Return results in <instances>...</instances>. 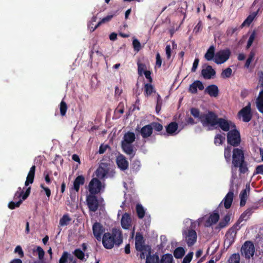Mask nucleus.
<instances>
[{"label":"nucleus","mask_w":263,"mask_h":263,"mask_svg":"<svg viewBox=\"0 0 263 263\" xmlns=\"http://www.w3.org/2000/svg\"><path fill=\"white\" fill-rule=\"evenodd\" d=\"M96 194H89L87 196L86 201L89 210L92 212H96L99 208V202Z\"/></svg>","instance_id":"12"},{"label":"nucleus","mask_w":263,"mask_h":263,"mask_svg":"<svg viewBox=\"0 0 263 263\" xmlns=\"http://www.w3.org/2000/svg\"><path fill=\"white\" fill-rule=\"evenodd\" d=\"M113 15H107L106 17H103L94 27L93 30L92 31H94L98 27L100 26V24L102 23H105L106 22H108L111 20V19L112 18Z\"/></svg>","instance_id":"54"},{"label":"nucleus","mask_w":263,"mask_h":263,"mask_svg":"<svg viewBox=\"0 0 263 263\" xmlns=\"http://www.w3.org/2000/svg\"><path fill=\"white\" fill-rule=\"evenodd\" d=\"M34 252H36L37 253L38 257L39 259L42 260L44 256L45 252L44 250L40 246H36L33 249Z\"/></svg>","instance_id":"49"},{"label":"nucleus","mask_w":263,"mask_h":263,"mask_svg":"<svg viewBox=\"0 0 263 263\" xmlns=\"http://www.w3.org/2000/svg\"><path fill=\"white\" fill-rule=\"evenodd\" d=\"M85 183V178L83 175H79L73 181V185L72 189L78 192L80 190V185H82Z\"/></svg>","instance_id":"27"},{"label":"nucleus","mask_w":263,"mask_h":263,"mask_svg":"<svg viewBox=\"0 0 263 263\" xmlns=\"http://www.w3.org/2000/svg\"><path fill=\"white\" fill-rule=\"evenodd\" d=\"M121 223L123 229L125 230L129 229L132 225V219L129 214L125 213L122 215Z\"/></svg>","instance_id":"18"},{"label":"nucleus","mask_w":263,"mask_h":263,"mask_svg":"<svg viewBox=\"0 0 263 263\" xmlns=\"http://www.w3.org/2000/svg\"><path fill=\"white\" fill-rule=\"evenodd\" d=\"M242 222V221H240V219H238L237 221L233 226V227L229 229L226 235H229L234 240V238L236 237L237 231L241 228V226H240V224Z\"/></svg>","instance_id":"21"},{"label":"nucleus","mask_w":263,"mask_h":263,"mask_svg":"<svg viewBox=\"0 0 263 263\" xmlns=\"http://www.w3.org/2000/svg\"><path fill=\"white\" fill-rule=\"evenodd\" d=\"M250 186L249 184L246 185V189L242 190L240 193L239 196L240 198V206H243L246 203L247 199V191L249 192Z\"/></svg>","instance_id":"31"},{"label":"nucleus","mask_w":263,"mask_h":263,"mask_svg":"<svg viewBox=\"0 0 263 263\" xmlns=\"http://www.w3.org/2000/svg\"><path fill=\"white\" fill-rule=\"evenodd\" d=\"M257 207L252 206L247 209L240 215L239 218L240 221H247L248 219H249L252 213L254 212V211L257 209Z\"/></svg>","instance_id":"29"},{"label":"nucleus","mask_w":263,"mask_h":263,"mask_svg":"<svg viewBox=\"0 0 263 263\" xmlns=\"http://www.w3.org/2000/svg\"><path fill=\"white\" fill-rule=\"evenodd\" d=\"M205 92L208 93L210 97H216L218 95V88L214 84L210 85L205 88Z\"/></svg>","instance_id":"28"},{"label":"nucleus","mask_w":263,"mask_h":263,"mask_svg":"<svg viewBox=\"0 0 263 263\" xmlns=\"http://www.w3.org/2000/svg\"><path fill=\"white\" fill-rule=\"evenodd\" d=\"M145 67V64L143 63H138V74L140 76H141L143 73V71Z\"/></svg>","instance_id":"61"},{"label":"nucleus","mask_w":263,"mask_h":263,"mask_svg":"<svg viewBox=\"0 0 263 263\" xmlns=\"http://www.w3.org/2000/svg\"><path fill=\"white\" fill-rule=\"evenodd\" d=\"M135 248L140 252L139 256L141 259H145L147 252L151 249L150 246L145 245V241H135Z\"/></svg>","instance_id":"11"},{"label":"nucleus","mask_w":263,"mask_h":263,"mask_svg":"<svg viewBox=\"0 0 263 263\" xmlns=\"http://www.w3.org/2000/svg\"><path fill=\"white\" fill-rule=\"evenodd\" d=\"M199 60L198 58H196L194 61L192 68L191 69L192 72H195L198 66Z\"/></svg>","instance_id":"63"},{"label":"nucleus","mask_w":263,"mask_h":263,"mask_svg":"<svg viewBox=\"0 0 263 263\" xmlns=\"http://www.w3.org/2000/svg\"><path fill=\"white\" fill-rule=\"evenodd\" d=\"M71 218L69 217L68 215L65 214L60 218L59 223L61 226H67Z\"/></svg>","instance_id":"46"},{"label":"nucleus","mask_w":263,"mask_h":263,"mask_svg":"<svg viewBox=\"0 0 263 263\" xmlns=\"http://www.w3.org/2000/svg\"><path fill=\"white\" fill-rule=\"evenodd\" d=\"M133 46L134 50L137 52L139 51L141 48V44L137 39H134L133 41Z\"/></svg>","instance_id":"55"},{"label":"nucleus","mask_w":263,"mask_h":263,"mask_svg":"<svg viewBox=\"0 0 263 263\" xmlns=\"http://www.w3.org/2000/svg\"><path fill=\"white\" fill-rule=\"evenodd\" d=\"M255 252V247L253 243L251 241H246L242 246L241 253L245 258L249 259L253 257Z\"/></svg>","instance_id":"5"},{"label":"nucleus","mask_w":263,"mask_h":263,"mask_svg":"<svg viewBox=\"0 0 263 263\" xmlns=\"http://www.w3.org/2000/svg\"><path fill=\"white\" fill-rule=\"evenodd\" d=\"M259 77V83L260 85V87L263 88V71H260L258 73Z\"/></svg>","instance_id":"64"},{"label":"nucleus","mask_w":263,"mask_h":263,"mask_svg":"<svg viewBox=\"0 0 263 263\" xmlns=\"http://www.w3.org/2000/svg\"><path fill=\"white\" fill-rule=\"evenodd\" d=\"M67 110V105L66 103L64 101H62L60 105V111L61 115L62 116H64L66 115Z\"/></svg>","instance_id":"50"},{"label":"nucleus","mask_w":263,"mask_h":263,"mask_svg":"<svg viewBox=\"0 0 263 263\" xmlns=\"http://www.w3.org/2000/svg\"><path fill=\"white\" fill-rule=\"evenodd\" d=\"M256 106L258 111L263 114V89L259 92L256 99Z\"/></svg>","instance_id":"35"},{"label":"nucleus","mask_w":263,"mask_h":263,"mask_svg":"<svg viewBox=\"0 0 263 263\" xmlns=\"http://www.w3.org/2000/svg\"><path fill=\"white\" fill-rule=\"evenodd\" d=\"M22 199H20L17 202L11 201L8 203V206L11 210L15 209L16 208L19 207L20 206L21 204L22 203Z\"/></svg>","instance_id":"53"},{"label":"nucleus","mask_w":263,"mask_h":263,"mask_svg":"<svg viewBox=\"0 0 263 263\" xmlns=\"http://www.w3.org/2000/svg\"><path fill=\"white\" fill-rule=\"evenodd\" d=\"M182 235L188 247L193 246L197 241V233L191 228L183 231Z\"/></svg>","instance_id":"4"},{"label":"nucleus","mask_w":263,"mask_h":263,"mask_svg":"<svg viewBox=\"0 0 263 263\" xmlns=\"http://www.w3.org/2000/svg\"><path fill=\"white\" fill-rule=\"evenodd\" d=\"M104 227L100 222H96L92 226V232L95 237L98 241H101L102 235L104 232Z\"/></svg>","instance_id":"13"},{"label":"nucleus","mask_w":263,"mask_h":263,"mask_svg":"<svg viewBox=\"0 0 263 263\" xmlns=\"http://www.w3.org/2000/svg\"><path fill=\"white\" fill-rule=\"evenodd\" d=\"M145 263H159V257L157 253L151 254V249L145 254Z\"/></svg>","instance_id":"23"},{"label":"nucleus","mask_w":263,"mask_h":263,"mask_svg":"<svg viewBox=\"0 0 263 263\" xmlns=\"http://www.w3.org/2000/svg\"><path fill=\"white\" fill-rule=\"evenodd\" d=\"M191 115L195 118H198L199 120L201 121V118L202 117V112H200L199 109L195 107L191 108L190 109Z\"/></svg>","instance_id":"42"},{"label":"nucleus","mask_w":263,"mask_h":263,"mask_svg":"<svg viewBox=\"0 0 263 263\" xmlns=\"http://www.w3.org/2000/svg\"><path fill=\"white\" fill-rule=\"evenodd\" d=\"M31 192V187L29 186L27 187L25 192L22 194V200H24L27 198V197L29 196Z\"/></svg>","instance_id":"62"},{"label":"nucleus","mask_w":263,"mask_h":263,"mask_svg":"<svg viewBox=\"0 0 263 263\" xmlns=\"http://www.w3.org/2000/svg\"><path fill=\"white\" fill-rule=\"evenodd\" d=\"M231 53V51L228 48L220 50L216 53L214 61L217 64H221L229 59Z\"/></svg>","instance_id":"6"},{"label":"nucleus","mask_w":263,"mask_h":263,"mask_svg":"<svg viewBox=\"0 0 263 263\" xmlns=\"http://www.w3.org/2000/svg\"><path fill=\"white\" fill-rule=\"evenodd\" d=\"M121 147L125 153L130 156V159L134 157L135 152L132 144L121 143Z\"/></svg>","instance_id":"25"},{"label":"nucleus","mask_w":263,"mask_h":263,"mask_svg":"<svg viewBox=\"0 0 263 263\" xmlns=\"http://www.w3.org/2000/svg\"><path fill=\"white\" fill-rule=\"evenodd\" d=\"M237 168H239V172L240 174H245L249 171L247 162L245 160L243 161V162L237 164L233 167H232V178L233 179H235L236 177V173H235L234 171L236 172Z\"/></svg>","instance_id":"15"},{"label":"nucleus","mask_w":263,"mask_h":263,"mask_svg":"<svg viewBox=\"0 0 263 263\" xmlns=\"http://www.w3.org/2000/svg\"><path fill=\"white\" fill-rule=\"evenodd\" d=\"M35 168L36 167L35 165H32L31 167L25 182L26 186L33 183L35 176Z\"/></svg>","instance_id":"26"},{"label":"nucleus","mask_w":263,"mask_h":263,"mask_svg":"<svg viewBox=\"0 0 263 263\" xmlns=\"http://www.w3.org/2000/svg\"><path fill=\"white\" fill-rule=\"evenodd\" d=\"M234 197L233 189H230L223 199L224 206L226 209L230 208L231 206Z\"/></svg>","instance_id":"20"},{"label":"nucleus","mask_w":263,"mask_h":263,"mask_svg":"<svg viewBox=\"0 0 263 263\" xmlns=\"http://www.w3.org/2000/svg\"><path fill=\"white\" fill-rule=\"evenodd\" d=\"M201 74L205 79H211L216 74V71L211 66L208 65L201 70Z\"/></svg>","instance_id":"19"},{"label":"nucleus","mask_w":263,"mask_h":263,"mask_svg":"<svg viewBox=\"0 0 263 263\" xmlns=\"http://www.w3.org/2000/svg\"><path fill=\"white\" fill-rule=\"evenodd\" d=\"M142 137L144 139L150 137L153 133V127L151 124H147L142 127L139 130Z\"/></svg>","instance_id":"24"},{"label":"nucleus","mask_w":263,"mask_h":263,"mask_svg":"<svg viewBox=\"0 0 263 263\" xmlns=\"http://www.w3.org/2000/svg\"><path fill=\"white\" fill-rule=\"evenodd\" d=\"M173 257L171 254H165L161 256L159 259V263H173Z\"/></svg>","instance_id":"39"},{"label":"nucleus","mask_w":263,"mask_h":263,"mask_svg":"<svg viewBox=\"0 0 263 263\" xmlns=\"http://www.w3.org/2000/svg\"><path fill=\"white\" fill-rule=\"evenodd\" d=\"M197 88L200 90H202L204 89L202 82L199 80L194 81L190 85L189 91L192 93H196L197 92Z\"/></svg>","instance_id":"22"},{"label":"nucleus","mask_w":263,"mask_h":263,"mask_svg":"<svg viewBox=\"0 0 263 263\" xmlns=\"http://www.w3.org/2000/svg\"><path fill=\"white\" fill-rule=\"evenodd\" d=\"M109 165L105 162H101L97 168L96 176L100 179H103L109 172Z\"/></svg>","instance_id":"14"},{"label":"nucleus","mask_w":263,"mask_h":263,"mask_svg":"<svg viewBox=\"0 0 263 263\" xmlns=\"http://www.w3.org/2000/svg\"><path fill=\"white\" fill-rule=\"evenodd\" d=\"M73 259V257L72 255L68 252L64 251L59 260V263H67L68 259H69L70 261H72Z\"/></svg>","instance_id":"38"},{"label":"nucleus","mask_w":263,"mask_h":263,"mask_svg":"<svg viewBox=\"0 0 263 263\" xmlns=\"http://www.w3.org/2000/svg\"><path fill=\"white\" fill-rule=\"evenodd\" d=\"M256 35V32L255 30H253L252 32L251 35L249 36V40L247 42V44L246 46V48L249 49L252 45L255 37Z\"/></svg>","instance_id":"51"},{"label":"nucleus","mask_w":263,"mask_h":263,"mask_svg":"<svg viewBox=\"0 0 263 263\" xmlns=\"http://www.w3.org/2000/svg\"><path fill=\"white\" fill-rule=\"evenodd\" d=\"M226 137L225 134H223V135L218 134H217L214 138V144L216 145H221L225 141Z\"/></svg>","instance_id":"40"},{"label":"nucleus","mask_w":263,"mask_h":263,"mask_svg":"<svg viewBox=\"0 0 263 263\" xmlns=\"http://www.w3.org/2000/svg\"><path fill=\"white\" fill-rule=\"evenodd\" d=\"M245 160L244 152L242 148H234L232 151V167L243 162Z\"/></svg>","instance_id":"7"},{"label":"nucleus","mask_w":263,"mask_h":263,"mask_svg":"<svg viewBox=\"0 0 263 263\" xmlns=\"http://www.w3.org/2000/svg\"><path fill=\"white\" fill-rule=\"evenodd\" d=\"M136 211L139 219H142L145 214V210L143 206L139 203L136 205Z\"/></svg>","instance_id":"37"},{"label":"nucleus","mask_w":263,"mask_h":263,"mask_svg":"<svg viewBox=\"0 0 263 263\" xmlns=\"http://www.w3.org/2000/svg\"><path fill=\"white\" fill-rule=\"evenodd\" d=\"M141 168V162L138 160H135L131 163V169L135 173L138 172Z\"/></svg>","instance_id":"44"},{"label":"nucleus","mask_w":263,"mask_h":263,"mask_svg":"<svg viewBox=\"0 0 263 263\" xmlns=\"http://www.w3.org/2000/svg\"><path fill=\"white\" fill-rule=\"evenodd\" d=\"M202 29V24L201 21H199L196 26L194 27L193 32L196 34L201 31Z\"/></svg>","instance_id":"58"},{"label":"nucleus","mask_w":263,"mask_h":263,"mask_svg":"<svg viewBox=\"0 0 263 263\" xmlns=\"http://www.w3.org/2000/svg\"><path fill=\"white\" fill-rule=\"evenodd\" d=\"M151 125L153 127V129L154 128L155 130L157 132H160L163 129L162 125L159 123L153 122L151 124Z\"/></svg>","instance_id":"56"},{"label":"nucleus","mask_w":263,"mask_h":263,"mask_svg":"<svg viewBox=\"0 0 263 263\" xmlns=\"http://www.w3.org/2000/svg\"><path fill=\"white\" fill-rule=\"evenodd\" d=\"M136 139L135 135L133 132H128L125 134L123 137V140L121 143H124L127 144H132L135 141Z\"/></svg>","instance_id":"32"},{"label":"nucleus","mask_w":263,"mask_h":263,"mask_svg":"<svg viewBox=\"0 0 263 263\" xmlns=\"http://www.w3.org/2000/svg\"><path fill=\"white\" fill-rule=\"evenodd\" d=\"M227 140L228 144L234 147L238 146L241 142V136L240 132L235 128L231 129L227 133Z\"/></svg>","instance_id":"3"},{"label":"nucleus","mask_w":263,"mask_h":263,"mask_svg":"<svg viewBox=\"0 0 263 263\" xmlns=\"http://www.w3.org/2000/svg\"><path fill=\"white\" fill-rule=\"evenodd\" d=\"M238 115H240L242 118V121L245 122H249L252 117L251 112V107L250 106H247L241 109L238 112Z\"/></svg>","instance_id":"16"},{"label":"nucleus","mask_w":263,"mask_h":263,"mask_svg":"<svg viewBox=\"0 0 263 263\" xmlns=\"http://www.w3.org/2000/svg\"><path fill=\"white\" fill-rule=\"evenodd\" d=\"M178 127V124L176 122H171L167 126H166V131L167 134L170 135H173L175 134Z\"/></svg>","instance_id":"34"},{"label":"nucleus","mask_w":263,"mask_h":263,"mask_svg":"<svg viewBox=\"0 0 263 263\" xmlns=\"http://www.w3.org/2000/svg\"><path fill=\"white\" fill-rule=\"evenodd\" d=\"M14 252L16 253H18L19 256L21 258H22L24 257V252L22 250V247L20 246H17L16 247L14 250Z\"/></svg>","instance_id":"60"},{"label":"nucleus","mask_w":263,"mask_h":263,"mask_svg":"<svg viewBox=\"0 0 263 263\" xmlns=\"http://www.w3.org/2000/svg\"><path fill=\"white\" fill-rule=\"evenodd\" d=\"M230 215L229 214H226L223 218L219 222L217 228L219 229H221L226 227H227L230 221Z\"/></svg>","instance_id":"36"},{"label":"nucleus","mask_w":263,"mask_h":263,"mask_svg":"<svg viewBox=\"0 0 263 263\" xmlns=\"http://www.w3.org/2000/svg\"><path fill=\"white\" fill-rule=\"evenodd\" d=\"M240 28L236 27L235 28H229L227 31V34L228 35L232 36L236 31H238Z\"/></svg>","instance_id":"59"},{"label":"nucleus","mask_w":263,"mask_h":263,"mask_svg":"<svg viewBox=\"0 0 263 263\" xmlns=\"http://www.w3.org/2000/svg\"><path fill=\"white\" fill-rule=\"evenodd\" d=\"M154 91V87L149 83L144 85V93L146 96L151 95Z\"/></svg>","instance_id":"48"},{"label":"nucleus","mask_w":263,"mask_h":263,"mask_svg":"<svg viewBox=\"0 0 263 263\" xmlns=\"http://www.w3.org/2000/svg\"><path fill=\"white\" fill-rule=\"evenodd\" d=\"M193 252L189 253L183 258L182 263H190L192 260Z\"/></svg>","instance_id":"57"},{"label":"nucleus","mask_w":263,"mask_h":263,"mask_svg":"<svg viewBox=\"0 0 263 263\" xmlns=\"http://www.w3.org/2000/svg\"><path fill=\"white\" fill-rule=\"evenodd\" d=\"M215 47L213 45L210 46L204 54V58L208 61L214 60L215 55Z\"/></svg>","instance_id":"33"},{"label":"nucleus","mask_w":263,"mask_h":263,"mask_svg":"<svg viewBox=\"0 0 263 263\" xmlns=\"http://www.w3.org/2000/svg\"><path fill=\"white\" fill-rule=\"evenodd\" d=\"M73 254L79 259L83 261L84 260L85 254L84 252L80 249H76Z\"/></svg>","instance_id":"47"},{"label":"nucleus","mask_w":263,"mask_h":263,"mask_svg":"<svg viewBox=\"0 0 263 263\" xmlns=\"http://www.w3.org/2000/svg\"><path fill=\"white\" fill-rule=\"evenodd\" d=\"M258 12V10L251 13L240 26V28H242L245 26L249 27L257 16Z\"/></svg>","instance_id":"30"},{"label":"nucleus","mask_w":263,"mask_h":263,"mask_svg":"<svg viewBox=\"0 0 263 263\" xmlns=\"http://www.w3.org/2000/svg\"><path fill=\"white\" fill-rule=\"evenodd\" d=\"M219 219V215L217 211H214L210 215L206 217H203L200 219V221H204V226L205 227H210L213 224H215Z\"/></svg>","instance_id":"8"},{"label":"nucleus","mask_w":263,"mask_h":263,"mask_svg":"<svg viewBox=\"0 0 263 263\" xmlns=\"http://www.w3.org/2000/svg\"><path fill=\"white\" fill-rule=\"evenodd\" d=\"M123 242L122 232L116 229H114L112 233H105L102 237V243L105 248L112 249L114 245L119 246Z\"/></svg>","instance_id":"1"},{"label":"nucleus","mask_w":263,"mask_h":263,"mask_svg":"<svg viewBox=\"0 0 263 263\" xmlns=\"http://www.w3.org/2000/svg\"><path fill=\"white\" fill-rule=\"evenodd\" d=\"M102 187L101 182L97 178H92L88 185V190L90 194H97Z\"/></svg>","instance_id":"10"},{"label":"nucleus","mask_w":263,"mask_h":263,"mask_svg":"<svg viewBox=\"0 0 263 263\" xmlns=\"http://www.w3.org/2000/svg\"><path fill=\"white\" fill-rule=\"evenodd\" d=\"M185 254V251L182 247L177 248L174 252V256L176 258H181Z\"/></svg>","instance_id":"41"},{"label":"nucleus","mask_w":263,"mask_h":263,"mask_svg":"<svg viewBox=\"0 0 263 263\" xmlns=\"http://www.w3.org/2000/svg\"><path fill=\"white\" fill-rule=\"evenodd\" d=\"M232 73V70L231 68L228 67L222 71L221 74V76L222 78H230Z\"/></svg>","instance_id":"52"},{"label":"nucleus","mask_w":263,"mask_h":263,"mask_svg":"<svg viewBox=\"0 0 263 263\" xmlns=\"http://www.w3.org/2000/svg\"><path fill=\"white\" fill-rule=\"evenodd\" d=\"M240 258L239 253L232 254L228 260V263H240Z\"/></svg>","instance_id":"43"},{"label":"nucleus","mask_w":263,"mask_h":263,"mask_svg":"<svg viewBox=\"0 0 263 263\" xmlns=\"http://www.w3.org/2000/svg\"><path fill=\"white\" fill-rule=\"evenodd\" d=\"M217 125L224 132H229L230 129L236 128L235 124L231 121L224 118H218L217 121Z\"/></svg>","instance_id":"9"},{"label":"nucleus","mask_w":263,"mask_h":263,"mask_svg":"<svg viewBox=\"0 0 263 263\" xmlns=\"http://www.w3.org/2000/svg\"><path fill=\"white\" fill-rule=\"evenodd\" d=\"M231 146H227L224 148V156L227 162H229L231 158Z\"/></svg>","instance_id":"45"},{"label":"nucleus","mask_w":263,"mask_h":263,"mask_svg":"<svg viewBox=\"0 0 263 263\" xmlns=\"http://www.w3.org/2000/svg\"><path fill=\"white\" fill-rule=\"evenodd\" d=\"M116 162L118 167L122 171H125L128 167V162L123 155L117 157Z\"/></svg>","instance_id":"17"},{"label":"nucleus","mask_w":263,"mask_h":263,"mask_svg":"<svg viewBox=\"0 0 263 263\" xmlns=\"http://www.w3.org/2000/svg\"><path fill=\"white\" fill-rule=\"evenodd\" d=\"M218 118V116L214 112L209 111L206 114H203L200 122L203 127H214L217 125Z\"/></svg>","instance_id":"2"}]
</instances>
